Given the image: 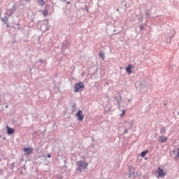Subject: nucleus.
<instances>
[{
    "instance_id": "f257e3e1",
    "label": "nucleus",
    "mask_w": 179,
    "mask_h": 179,
    "mask_svg": "<svg viewBox=\"0 0 179 179\" xmlns=\"http://www.w3.org/2000/svg\"><path fill=\"white\" fill-rule=\"evenodd\" d=\"M85 89V85L83 83H76L74 86L75 93H78V92H82Z\"/></svg>"
},
{
    "instance_id": "f03ea898",
    "label": "nucleus",
    "mask_w": 179,
    "mask_h": 179,
    "mask_svg": "<svg viewBox=\"0 0 179 179\" xmlns=\"http://www.w3.org/2000/svg\"><path fill=\"white\" fill-rule=\"evenodd\" d=\"M77 164L79 166L78 170L80 172H82V169H87L88 164L87 162L79 161Z\"/></svg>"
},
{
    "instance_id": "7ed1b4c3",
    "label": "nucleus",
    "mask_w": 179,
    "mask_h": 179,
    "mask_svg": "<svg viewBox=\"0 0 179 179\" xmlns=\"http://www.w3.org/2000/svg\"><path fill=\"white\" fill-rule=\"evenodd\" d=\"M76 117L78 121H82L85 118V115H83V111L79 110L76 114Z\"/></svg>"
},
{
    "instance_id": "20e7f679",
    "label": "nucleus",
    "mask_w": 179,
    "mask_h": 179,
    "mask_svg": "<svg viewBox=\"0 0 179 179\" xmlns=\"http://www.w3.org/2000/svg\"><path fill=\"white\" fill-rule=\"evenodd\" d=\"M23 150L25 155H31L33 153V148H24Z\"/></svg>"
},
{
    "instance_id": "39448f33",
    "label": "nucleus",
    "mask_w": 179,
    "mask_h": 179,
    "mask_svg": "<svg viewBox=\"0 0 179 179\" xmlns=\"http://www.w3.org/2000/svg\"><path fill=\"white\" fill-rule=\"evenodd\" d=\"M157 174H158V177H166V173H164V172L163 171V169H162L161 168H158L157 169Z\"/></svg>"
},
{
    "instance_id": "423d86ee",
    "label": "nucleus",
    "mask_w": 179,
    "mask_h": 179,
    "mask_svg": "<svg viewBox=\"0 0 179 179\" xmlns=\"http://www.w3.org/2000/svg\"><path fill=\"white\" fill-rule=\"evenodd\" d=\"M6 129L8 135H12L15 134V129H13V128H10L9 126H6Z\"/></svg>"
},
{
    "instance_id": "0eeeda50",
    "label": "nucleus",
    "mask_w": 179,
    "mask_h": 179,
    "mask_svg": "<svg viewBox=\"0 0 179 179\" xmlns=\"http://www.w3.org/2000/svg\"><path fill=\"white\" fill-rule=\"evenodd\" d=\"M167 137L162 136H159L158 138L159 142H161L162 143H166V142H167Z\"/></svg>"
},
{
    "instance_id": "6e6552de",
    "label": "nucleus",
    "mask_w": 179,
    "mask_h": 179,
    "mask_svg": "<svg viewBox=\"0 0 179 179\" xmlns=\"http://www.w3.org/2000/svg\"><path fill=\"white\" fill-rule=\"evenodd\" d=\"M133 68L134 67L132 66L131 64H129L127 68L126 69V71H127V73H129V74L132 73L131 70H132Z\"/></svg>"
},
{
    "instance_id": "1a4fd4ad",
    "label": "nucleus",
    "mask_w": 179,
    "mask_h": 179,
    "mask_svg": "<svg viewBox=\"0 0 179 179\" xmlns=\"http://www.w3.org/2000/svg\"><path fill=\"white\" fill-rule=\"evenodd\" d=\"M43 15L45 17H47V16L48 15V10H43Z\"/></svg>"
},
{
    "instance_id": "9d476101",
    "label": "nucleus",
    "mask_w": 179,
    "mask_h": 179,
    "mask_svg": "<svg viewBox=\"0 0 179 179\" xmlns=\"http://www.w3.org/2000/svg\"><path fill=\"white\" fill-rule=\"evenodd\" d=\"M148 153V150H145V151H143L142 152H141V156L143 157H145V156H146V154Z\"/></svg>"
},
{
    "instance_id": "9b49d317",
    "label": "nucleus",
    "mask_w": 179,
    "mask_h": 179,
    "mask_svg": "<svg viewBox=\"0 0 179 179\" xmlns=\"http://www.w3.org/2000/svg\"><path fill=\"white\" fill-rule=\"evenodd\" d=\"M99 57L104 61V53L103 52H99Z\"/></svg>"
},
{
    "instance_id": "f8f14e48",
    "label": "nucleus",
    "mask_w": 179,
    "mask_h": 179,
    "mask_svg": "<svg viewBox=\"0 0 179 179\" xmlns=\"http://www.w3.org/2000/svg\"><path fill=\"white\" fill-rule=\"evenodd\" d=\"M38 3H40V5H44L45 3L44 0H39Z\"/></svg>"
},
{
    "instance_id": "ddd939ff",
    "label": "nucleus",
    "mask_w": 179,
    "mask_h": 179,
    "mask_svg": "<svg viewBox=\"0 0 179 179\" xmlns=\"http://www.w3.org/2000/svg\"><path fill=\"white\" fill-rule=\"evenodd\" d=\"M178 157H179V150L178 149L177 155H176V156L175 157L176 160H177V159H178Z\"/></svg>"
},
{
    "instance_id": "4468645a",
    "label": "nucleus",
    "mask_w": 179,
    "mask_h": 179,
    "mask_svg": "<svg viewBox=\"0 0 179 179\" xmlns=\"http://www.w3.org/2000/svg\"><path fill=\"white\" fill-rule=\"evenodd\" d=\"M165 132H166V129L162 128V129H161V134H164Z\"/></svg>"
},
{
    "instance_id": "2eb2a0df",
    "label": "nucleus",
    "mask_w": 179,
    "mask_h": 179,
    "mask_svg": "<svg viewBox=\"0 0 179 179\" xmlns=\"http://www.w3.org/2000/svg\"><path fill=\"white\" fill-rule=\"evenodd\" d=\"M125 115V110H122V113L120 115V116L124 117Z\"/></svg>"
},
{
    "instance_id": "dca6fc26",
    "label": "nucleus",
    "mask_w": 179,
    "mask_h": 179,
    "mask_svg": "<svg viewBox=\"0 0 179 179\" xmlns=\"http://www.w3.org/2000/svg\"><path fill=\"white\" fill-rule=\"evenodd\" d=\"M48 157H51V155H48Z\"/></svg>"
},
{
    "instance_id": "f3484780",
    "label": "nucleus",
    "mask_w": 179,
    "mask_h": 179,
    "mask_svg": "<svg viewBox=\"0 0 179 179\" xmlns=\"http://www.w3.org/2000/svg\"><path fill=\"white\" fill-rule=\"evenodd\" d=\"M172 152H173V153H176V150H173Z\"/></svg>"
},
{
    "instance_id": "a211bd4d",
    "label": "nucleus",
    "mask_w": 179,
    "mask_h": 179,
    "mask_svg": "<svg viewBox=\"0 0 179 179\" xmlns=\"http://www.w3.org/2000/svg\"><path fill=\"white\" fill-rule=\"evenodd\" d=\"M7 27H9V24H7Z\"/></svg>"
},
{
    "instance_id": "6ab92c4d",
    "label": "nucleus",
    "mask_w": 179,
    "mask_h": 179,
    "mask_svg": "<svg viewBox=\"0 0 179 179\" xmlns=\"http://www.w3.org/2000/svg\"><path fill=\"white\" fill-rule=\"evenodd\" d=\"M117 11H119L120 10H119V9H117Z\"/></svg>"
},
{
    "instance_id": "aec40b11",
    "label": "nucleus",
    "mask_w": 179,
    "mask_h": 179,
    "mask_svg": "<svg viewBox=\"0 0 179 179\" xmlns=\"http://www.w3.org/2000/svg\"><path fill=\"white\" fill-rule=\"evenodd\" d=\"M67 3H69V2H67Z\"/></svg>"
},
{
    "instance_id": "412c9836",
    "label": "nucleus",
    "mask_w": 179,
    "mask_h": 179,
    "mask_svg": "<svg viewBox=\"0 0 179 179\" xmlns=\"http://www.w3.org/2000/svg\"><path fill=\"white\" fill-rule=\"evenodd\" d=\"M25 1H27V0H25Z\"/></svg>"
}]
</instances>
